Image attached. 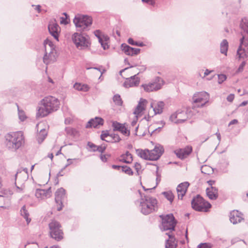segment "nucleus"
<instances>
[{"instance_id":"1","label":"nucleus","mask_w":248,"mask_h":248,"mask_svg":"<svg viewBox=\"0 0 248 248\" xmlns=\"http://www.w3.org/2000/svg\"><path fill=\"white\" fill-rule=\"evenodd\" d=\"M60 107L59 100L55 97L49 96L42 100V105L38 109L37 117H44L53 111H56Z\"/></svg>"},{"instance_id":"2","label":"nucleus","mask_w":248,"mask_h":248,"mask_svg":"<svg viewBox=\"0 0 248 248\" xmlns=\"http://www.w3.org/2000/svg\"><path fill=\"white\" fill-rule=\"evenodd\" d=\"M140 196V211L142 214L147 215L155 211L157 201L155 198L148 196H143L141 192L138 190Z\"/></svg>"},{"instance_id":"3","label":"nucleus","mask_w":248,"mask_h":248,"mask_svg":"<svg viewBox=\"0 0 248 248\" xmlns=\"http://www.w3.org/2000/svg\"><path fill=\"white\" fill-rule=\"evenodd\" d=\"M6 140L7 147L13 151H16L24 143L23 135L21 131L8 134L6 136Z\"/></svg>"},{"instance_id":"4","label":"nucleus","mask_w":248,"mask_h":248,"mask_svg":"<svg viewBox=\"0 0 248 248\" xmlns=\"http://www.w3.org/2000/svg\"><path fill=\"white\" fill-rule=\"evenodd\" d=\"M73 22L78 31H85L92 24L93 19L90 16L78 14L75 16Z\"/></svg>"},{"instance_id":"5","label":"nucleus","mask_w":248,"mask_h":248,"mask_svg":"<svg viewBox=\"0 0 248 248\" xmlns=\"http://www.w3.org/2000/svg\"><path fill=\"white\" fill-rule=\"evenodd\" d=\"M159 217L162 220L161 225L160 226L162 231L175 230L177 221L172 214L170 213L166 215H161L159 216Z\"/></svg>"},{"instance_id":"6","label":"nucleus","mask_w":248,"mask_h":248,"mask_svg":"<svg viewBox=\"0 0 248 248\" xmlns=\"http://www.w3.org/2000/svg\"><path fill=\"white\" fill-rule=\"evenodd\" d=\"M49 234L51 237L57 241H60L63 238L62 227L59 222L53 220L48 224Z\"/></svg>"},{"instance_id":"7","label":"nucleus","mask_w":248,"mask_h":248,"mask_svg":"<svg viewBox=\"0 0 248 248\" xmlns=\"http://www.w3.org/2000/svg\"><path fill=\"white\" fill-rule=\"evenodd\" d=\"M191 206L193 209L199 212H207L211 207V204L205 201L200 195H197L193 198Z\"/></svg>"},{"instance_id":"8","label":"nucleus","mask_w":248,"mask_h":248,"mask_svg":"<svg viewBox=\"0 0 248 248\" xmlns=\"http://www.w3.org/2000/svg\"><path fill=\"white\" fill-rule=\"evenodd\" d=\"M72 40L77 47L84 49L90 46L89 37L85 34L75 32L72 36Z\"/></svg>"},{"instance_id":"9","label":"nucleus","mask_w":248,"mask_h":248,"mask_svg":"<svg viewBox=\"0 0 248 248\" xmlns=\"http://www.w3.org/2000/svg\"><path fill=\"white\" fill-rule=\"evenodd\" d=\"M209 94L205 92H202L194 94L193 96V108H200L203 107L208 102Z\"/></svg>"},{"instance_id":"10","label":"nucleus","mask_w":248,"mask_h":248,"mask_svg":"<svg viewBox=\"0 0 248 248\" xmlns=\"http://www.w3.org/2000/svg\"><path fill=\"white\" fill-rule=\"evenodd\" d=\"M190 114L187 111L178 109L170 116V120L175 124H181L185 122L189 117Z\"/></svg>"},{"instance_id":"11","label":"nucleus","mask_w":248,"mask_h":248,"mask_svg":"<svg viewBox=\"0 0 248 248\" xmlns=\"http://www.w3.org/2000/svg\"><path fill=\"white\" fill-rule=\"evenodd\" d=\"M164 84V81L163 79L160 77H157L154 82L149 84H142L141 86L146 92H150L160 89Z\"/></svg>"},{"instance_id":"12","label":"nucleus","mask_w":248,"mask_h":248,"mask_svg":"<svg viewBox=\"0 0 248 248\" xmlns=\"http://www.w3.org/2000/svg\"><path fill=\"white\" fill-rule=\"evenodd\" d=\"M55 201L57 204V210L60 211L63 207L62 202L65 197V190L62 188H60L57 190L55 194Z\"/></svg>"},{"instance_id":"13","label":"nucleus","mask_w":248,"mask_h":248,"mask_svg":"<svg viewBox=\"0 0 248 248\" xmlns=\"http://www.w3.org/2000/svg\"><path fill=\"white\" fill-rule=\"evenodd\" d=\"M164 152V148L162 146L156 145L154 149L151 150L149 152L150 160H157L162 155Z\"/></svg>"},{"instance_id":"14","label":"nucleus","mask_w":248,"mask_h":248,"mask_svg":"<svg viewBox=\"0 0 248 248\" xmlns=\"http://www.w3.org/2000/svg\"><path fill=\"white\" fill-rule=\"evenodd\" d=\"M139 74V73L129 78H127L124 83V86L127 88L138 86L140 82V78L138 77Z\"/></svg>"},{"instance_id":"15","label":"nucleus","mask_w":248,"mask_h":248,"mask_svg":"<svg viewBox=\"0 0 248 248\" xmlns=\"http://www.w3.org/2000/svg\"><path fill=\"white\" fill-rule=\"evenodd\" d=\"M244 219L243 214L238 210H234L230 213V220L233 224L240 223Z\"/></svg>"},{"instance_id":"16","label":"nucleus","mask_w":248,"mask_h":248,"mask_svg":"<svg viewBox=\"0 0 248 248\" xmlns=\"http://www.w3.org/2000/svg\"><path fill=\"white\" fill-rule=\"evenodd\" d=\"M48 29L49 33L55 39L58 41L59 34L61 31V29L59 25L55 23H50L48 26Z\"/></svg>"},{"instance_id":"17","label":"nucleus","mask_w":248,"mask_h":248,"mask_svg":"<svg viewBox=\"0 0 248 248\" xmlns=\"http://www.w3.org/2000/svg\"><path fill=\"white\" fill-rule=\"evenodd\" d=\"M189 186V183L188 182L181 183L177 186L176 191L179 199H183V198L185 195Z\"/></svg>"},{"instance_id":"18","label":"nucleus","mask_w":248,"mask_h":248,"mask_svg":"<svg viewBox=\"0 0 248 248\" xmlns=\"http://www.w3.org/2000/svg\"><path fill=\"white\" fill-rule=\"evenodd\" d=\"M121 47L126 55L131 56L138 54L140 51V49L132 47L126 44H122Z\"/></svg>"},{"instance_id":"19","label":"nucleus","mask_w":248,"mask_h":248,"mask_svg":"<svg viewBox=\"0 0 248 248\" xmlns=\"http://www.w3.org/2000/svg\"><path fill=\"white\" fill-rule=\"evenodd\" d=\"M192 151L191 146H187L183 149H180L174 151L176 156L181 159H184L189 155Z\"/></svg>"},{"instance_id":"20","label":"nucleus","mask_w":248,"mask_h":248,"mask_svg":"<svg viewBox=\"0 0 248 248\" xmlns=\"http://www.w3.org/2000/svg\"><path fill=\"white\" fill-rule=\"evenodd\" d=\"M56 50H50L48 53L47 51H46V53L43 57L44 62L47 65L49 63L54 62L56 60Z\"/></svg>"},{"instance_id":"21","label":"nucleus","mask_w":248,"mask_h":248,"mask_svg":"<svg viewBox=\"0 0 248 248\" xmlns=\"http://www.w3.org/2000/svg\"><path fill=\"white\" fill-rule=\"evenodd\" d=\"M104 124V120L99 117H96L94 119H91L87 124L86 128H97L99 125H102Z\"/></svg>"},{"instance_id":"22","label":"nucleus","mask_w":248,"mask_h":248,"mask_svg":"<svg viewBox=\"0 0 248 248\" xmlns=\"http://www.w3.org/2000/svg\"><path fill=\"white\" fill-rule=\"evenodd\" d=\"M206 192L207 195L210 200H215L218 197V189L216 187L211 186L210 188H207Z\"/></svg>"},{"instance_id":"23","label":"nucleus","mask_w":248,"mask_h":248,"mask_svg":"<svg viewBox=\"0 0 248 248\" xmlns=\"http://www.w3.org/2000/svg\"><path fill=\"white\" fill-rule=\"evenodd\" d=\"M247 45V46L246 45L245 47L239 46L237 51V55L238 56L239 59H245L248 57V44Z\"/></svg>"},{"instance_id":"24","label":"nucleus","mask_w":248,"mask_h":248,"mask_svg":"<svg viewBox=\"0 0 248 248\" xmlns=\"http://www.w3.org/2000/svg\"><path fill=\"white\" fill-rule=\"evenodd\" d=\"M137 155L142 159L150 160V151L148 149L142 150L140 149H136Z\"/></svg>"},{"instance_id":"25","label":"nucleus","mask_w":248,"mask_h":248,"mask_svg":"<svg viewBox=\"0 0 248 248\" xmlns=\"http://www.w3.org/2000/svg\"><path fill=\"white\" fill-rule=\"evenodd\" d=\"M120 157L122 159H120L119 161L126 164H130L133 161L132 155L128 151H126L124 154L121 155Z\"/></svg>"},{"instance_id":"26","label":"nucleus","mask_w":248,"mask_h":248,"mask_svg":"<svg viewBox=\"0 0 248 248\" xmlns=\"http://www.w3.org/2000/svg\"><path fill=\"white\" fill-rule=\"evenodd\" d=\"M147 101L146 99L140 98V100L138 103V105L136 107L134 111V114L135 115L140 114L143 110H144V103Z\"/></svg>"},{"instance_id":"27","label":"nucleus","mask_w":248,"mask_h":248,"mask_svg":"<svg viewBox=\"0 0 248 248\" xmlns=\"http://www.w3.org/2000/svg\"><path fill=\"white\" fill-rule=\"evenodd\" d=\"M229 47V43L226 39H223L220 45V51L225 56L227 55Z\"/></svg>"},{"instance_id":"28","label":"nucleus","mask_w":248,"mask_h":248,"mask_svg":"<svg viewBox=\"0 0 248 248\" xmlns=\"http://www.w3.org/2000/svg\"><path fill=\"white\" fill-rule=\"evenodd\" d=\"M20 215L26 219L28 224L31 222V219L29 217V213L27 210L25 205H23L21 208Z\"/></svg>"},{"instance_id":"29","label":"nucleus","mask_w":248,"mask_h":248,"mask_svg":"<svg viewBox=\"0 0 248 248\" xmlns=\"http://www.w3.org/2000/svg\"><path fill=\"white\" fill-rule=\"evenodd\" d=\"M164 103L162 101L158 102L155 107L153 108L155 114H159L162 113L164 107Z\"/></svg>"},{"instance_id":"30","label":"nucleus","mask_w":248,"mask_h":248,"mask_svg":"<svg viewBox=\"0 0 248 248\" xmlns=\"http://www.w3.org/2000/svg\"><path fill=\"white\" fill-rule=\"evenodd\" d=\"M47 135V132L45 129H42L37 136V140L39 144H41L45 139Z\"/></svg>"},{"instance_id":"31","label":"nucleus","mask_w":248,"mask_h":248,"mask_svg":"<svg viewBox=\"0 0 248 248\" xmlns=\"http://www.w3.org/2000/svg\"><path fill=\"white\" fill-rule=\"evenodd\" d=\"M109 39V38L108 35H104L101 41H99L104 50H106L109 48V46L108 45Z\"/></svg>"},{"instance_id":"32","label":"nucleus","mask_w":248,"mask_h":248,"mask_svg":"<svg viewBox=\"0 0 248 248\" xmlns=\"http://www.w3.org/2000/svg\"><path fill=\"white\" fill-rule=\"evenodd\" d=\"M65 131L67 135L73 137H76L78 135V131L74 128L70 127H66Z\"/></svg>"},{"instance_id":"33","label":"nucleus","mask_w":248,"mask_h":248,"mask_svg":"<svg viewBox=\"0 0 248 248\" xmlns=\"http://www.w3.org/2000/svg\"><path fill=\"white\" fill-rule=\"evenodd\" d=\"M10 201V197L7 196L5 197L4 195H0V207L5 208L4 205L6 203H8Z\"/></svg>"},{"instance_id":"34","label":"nucleus","mask_w":248,"mask_h":248,"mask_svg":"<svg viewBox=\"0 0 248 248\" xmlns=\"http://www.w3.org/2000/svg\"><path fill=\"white\" fill-rule=\"evenodd\" d=\"M35 196L38 199H44L47 198V195L46 194V192L45 189H37L35 192Z\"/></svg>"},{"instance_id":"35","label":"nucleus","mask_w":248,"mask_h":248,"mask_svg":"<svg viewBox=\"0 0 248 248\" xmlns=\"http://www.w3.org/2000/svg\"><path fill=\"white\" fill-rule=\"evenodd\" d=\"M113 101L116 106H122L123 104V101L119 94L114 95L113 97Z\"/></svg>"},{"instance_id":"36","label":"nucleus","mask_w":248,"mask_h":248,"mask_svg":"<svg viewBox=\"0 0 248 248\" xmlns=\"http://www.w3.org/2000/svg\"><path fill=\"white\" fill-rule=\"evenodd\" d=\"M124 124H122L120 123H118L116 121L113 122L112 124V126L113 127V130L114 131H120L122 129H124Z\"/></svg>"},{"instance_id":"37","label":"nucleus","mask_w":248,"mask_h":248,"mask_svg":"<svg viewBox=\"0 0 248 248\" xmlns=\"http://www.w3.org/2000/svg\"><path fill=\"white\" fill-rule=\"evenodd\" d=\"M162 194L168 201L170 202V203L172 202L174 196L171 191L163 192H162Z\"/></svg>"},{"instance_id":"38","label":"nucleus","mask_w":248,"mask_h":248,"mask_svg":"<svg viewBox=\"0 0 248 248\" xmlns=\"http://www.w3.org/2000/svg\"><path fill=\"white\" fill-rule=\"evenodd\" d=\"M121 171L130 176L133 174L132 169L126 165L122 166Z\"/></svg>"},{"instance_id":"39","label":"nucleus","mask_w":248,"mask_h":248,"mask_svg":"<svg viewBox=\"0 0 248 248\" xmlns=\"http://www.w3.org/2000/svg\"><path fill=\"white\" fill-rule=\"evenodd\" d=\"M44 45L45 47V51H46V45H48V46L50 47V50H55L54 49L55 46L53 42L48 39H46L44 41Z\"/></svg>"},{"instance_id":"40","label":"nucleus","mask_w":248,"mask_h":248,"mask_svg":"<svg viewBox=\"0 0 248 248\" xmlns=\"http://www.w3.org/2000/svg\"><path fill=\"white\" fill-rule=\"evenodd\" d=\"M128 43L129 44L133 45V46H141V47L143 46H144V44H143V42H135L131 38H130L128 39Z\"/></svg>"},{"instance_id":"41","label":"nucleus","mask_w":248,"mask_h":248,"mask_svg":"<svg viewBox=\"0 0 248 248\" xmlns=\"http://www.w3.org/2000/svg\"><path fill=\"white\" fill-rule=\"evenodd\" d=\"M121 140L120 136L118 134H116V135H113V137L110 140H106V142H111V143H115L118 142Z\"/></svg>"},{"instance_id":"42","label":"nucleus","mask_w":248,"mask_h":248,"mask_svg":"<svg viewBox=\"0 0 248 248\" xmlns=\"http://www.w3.org/2000/svg\"><path fill=\"white\" fill-rule=\"evenodd\" d=\"M65 17H61L60 18V23L61 24L66 25L69 23L68 16L66 13L63 14Z\"/></svg>"},{"instance_id":"43","label":"nucleus","mask_w":248,"mask_h":248,"mask_svg":"<svg viewBox=\"0 0 248 248\" xmlns=\"http://www.w3.org/2000/svg\"><path fill=\"white\" fill-rule=\"evenodd\" d=\"M0 195H4L5 197L8 196L11 198L12 195L13 194V191L10 189H4L0 191Z\"/></svg>"},{"instance_id":"44","label":"nucleus","mask_w":248,"mask_h":248,"mask_svg":"<svg viewBox=\"0 0 248 248\" xmlns=\"http://www.w3.org/2000/svg\"><path fill=\"white\" fill-rule=\"evenodd\" d=\"M166 234L168 235L169 238V239H168L170 241L169 243L171 244H177V241L176 240V239L173 235L170 234V232L166 233Z\"/></svg>"},{"instance_id":"45","label":"nucleus","mask_w":248,"mask_h":248,"mask_svg":"<svg viewBox=\"0 0 248 248\" xmlns=\"http://www.w3.org/2000/svg\"><path fill=\"white\" fill-rule=\"evenodd\" d=\"M94 34L95 36L98 39L99 41H101V39H103V36L105 35V34H102L101 31L97 30L94 31Z\"/></svg>"},{"instance_id":"46","label":"nucleus","mask_w":248,"mask_h":248,"mask_svg":"<svg viewBox=\"0 0 248 248\" xmlns=\"http://www.w3.org/2000/svg\"><path fill=\"white\" fill-rule=\"evenodd\" d=\"M107 148L105 145L102 144L100 146H97L96 149L93 150V152L98 151L100 153H103L105 152Z\"/></svg>"},{"instance_id":"47","label":"nucleus","mask_w":248,"mask_h":248,"mask_svg":"<svg viewBox=\"0 0 248 248\" xmlns=\"http://www.w3.org/2000/svg\"><path fill=\"white\" fill-rule=\"evenodd\" d=\"M124 62H125V64H127V65H129V67H126V68H125L124 69H122V70H121V71H120V75H121V74H122V72H124L125 70H126L128 69V68H132V67H136V66H137V64H134V65H130V63L129 62H128V61L127 58H125V59H124Z\"/></svg>"},{"instance_id":"48","label":"nucleus","mask_w":248,"mask_h":248,"mask_svg":"<svg viewBox=\"0 0 248 248\" xmlns=\"http://www.w3.org/2000/svg\"><path fill=\"white\" fill-rule=\"evenodd\" d=\"M109 135V133L108 130L106 131H102V133L100 135V139L102 140L106 141L105 138L108 137V136Z\"/></svg>"},{"instance_id":"49","label":"nucleus","mask_w":248,"mask_h":248,"mask_svg":"<svg viewBox=\"0 0 248 248\" xmlns=\"http://www.w3.org/2000/svg\"><path fill=\"white\" fill-rule=\"evenodd\" d=\"M227 78V77L224 74L218 75V83L221 84Z\"/></svg>"},{"instance_id":"50","label":"nucleus","mask_w":248,"mask_h":248,"mask_svg":"<svg viewBox=\"0 0 248 248\" xmlns=\"http://www.w3.org/2000/svg\"><path fill=\"white\" fill-rule=\"evenodd\" d=\"M210 169H211V168L209 166H207V165H203V166H202V167H201V172L202 173L209 174L208 173V170H210Z\"/></svg>"},{"instance_id":"51","label":"nucleus","mask_w":248,"mask_h":248,"mask_svg":"<svg viewBox=\"0 0 248 248\" xmlns=\"http://www.w3.org/2000/svg\"><path fill=\"white\" fill-rule=\"evenodd\" d=\"M18 110V116H19V119L21 121H24L26 118V116L24 112L22 110H20L19 109Z\"/></svg>"},{"instance_id":"52","label":"nucleus","mask_w":248,"mask_h":248,"mask_svg":"<svg viewBox=\"0 0 248 248\" xmlns=\"http://www.w3.org/2000/svg\"><path fill=\"white\" fill-rule=\"evenodd\" d=\"M170 241L169 240H166L165 242V248H176L177 246V244H171L169 243Z\"/></svg>"},{"instance_id":"53","label":"nucleus","mask_w":248,"mask_h":248,"mask_svg":"<svg viewBox=\"0 0 248 248\" xmlns=\"http://www.w3.org/2000/svg\"><path fill=\"white\" fill-rule=\"evenodd\" d=\"M211 244L208 243H201L198 246V248H211Z\"/></svg>"},{"instance_id":"54","label":"nucleus","mask_w":248,"mask_h":248,"mask_svg":"<svg viewBox=\"0 0 248 248\" xmlns=\"http://www.w3.org/2000/svg\"><path fill=\"white\" fill-rule=\"evenodd\" d=\"M121 132L123 135H125L126 136H129L130 134V132L129 130H128L125 126V125L124 127V129H122V130L120 131Z\"/></svg>"},{"instance_id":"55","label":"nucleus","mask_w":248,"mask_h":248,"mask_svg":"<svg viewBox=\"0 0 248 248\" xmlns=\"http://www.w3.org/2000/svg\"><path fill=\"white\" fill-rule=\"evenodd\" d=\"M246 63L245 61L242 62V63L239 65L238 68L237 69V70L236 71V72L237 73H240V72H242L243 71V70H244V66L246 65Z\"/></svg>"},{"instance_id":"56","label":"nucleus","mask_w":248,"mask_h":248,"mask_svg":"<svg viewBox=\"0 0 248 248\" xmlns=\"http://www.w3.org/2000/svg\"><path fill=\"white\" fill-rule=\"evenodd\" d=\"M158 170V167H157L156 170V186L159 183V182L161 181V175L160 174H159Z\"/></svg>"},{"instance_id":"57","label":"nucleus","mask_w":248,"mask_h":248,"mask_svg":"<svg viewBox=\"0 0 248 248\" xmlns=\"http://www.w3.org/2000/svg\"><path fill=\"white\" fill-rule=\"evenodd\" d=\"M134 168H135V170H136L137 175H139V171L141 169L140 164L138 162L135 163V165H134Z\"/></svg>"},{"instance_id":"58","label":"nucleus","mask_w":248,"mask_h":248,"mask_svg":"<svg viewBox=\"0 0 248 248\" xmlns=\"http://www.w3.org/2000/svg\"><path fill=\"white\" fill-rule=\"evenodd\" d=\"M107 156H110V155H100V159L104 162H106L107 161Z\"/></svg>"},{"instance_id":"59","label":"nucleus","mask_w":248,"mask_h":248,"mask_svg":"<svg viewBox=\"0 0 248 248\" xmlns=\"http://www.w3.org/2000/svg\"><path fill=\"white\" fill-rule=\"evenodd\" d=\"M82 84L78 83H75L74 85V88L78 91H82V90H83V89H82Z\"/></svg>"},{"instance_id":"60","label":"nucleus","mask_w":248,"mask_h":248,"mask_svg":"<svg viewBox=\"0 0 248 248\" xmlns=\"http://www.w3.org/2000/svg\"><path fill=\"white\" fill-rule=\"evenodd\" d=\"M240 43L239 46H241L243 47V46H245L246 45L247 46L248 45L247 44H248V42H246L245 41V37L244 36H243L240 39Z\"/></svg>"},{"instance_id":"61","label":"nucleus","mask_w":248,"mask_h":248,"mask_svg":"<svg viewBox=\"0 0 248 248\" xmlns=\"http://www.w3.org/2000/svg\"><path fill=\"white\" fill-rule=\"evenodd\" d=\"M234 98V95L232 93L230 94L227 97V100L228 102H232Z\"/></svg>"},{"instance_id":"62","label":"nucleus","mask_w":248,"mask_h":248,"mask_svg":"<svg viewBox=\"0 0 248 248\" xmlns=\"http://www.w3.org/2000/svg\"><path fill=\"white\" fill-rule=\"evenodd\" d=\"M88 145L92 149V151L93 152V150L96 149L97 145H96L93 143H92L91 142H88Z\"/></svg>"},{"instance_id":"63","label":"nucleus","mask_w":248,"mask_h":248,"mask_svg":"<svg viewBox=\"0 0 248 248\" xmlns=\"http://www.w3.org/2000/svg\"><path fill=\"white\" fill-rule=\"evenodd\" d=\"M111 168L113 169L117 170H122V166L112 165Z\"/></svg>"},{"instance_id":"64","label":"nucleus","mask_w":248,"mask_h":248,"mask_svg":"<svg viewBox=\"0 0 248 248\" xmlns=\"http://www.w3.org/2000/svg\"><path fill=\"white\" fill-rule=\"evenodd\" d=\"M15 185L16 188V192H19V193L22 192V188L17 186L16 185V182H15Z\"/></svg>"}]
</instances>
